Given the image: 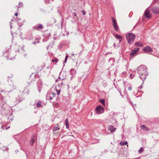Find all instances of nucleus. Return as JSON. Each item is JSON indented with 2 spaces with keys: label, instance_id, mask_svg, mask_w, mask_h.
Masks as SVG:
<instances>
[{
  "label": "nucleus",
  "instance_id": "nucleus-50",
  "mask_svg": "<svg viewBox=\"0 0 159 159\" xmlns=\"http://www.w3.org/2000/svg\"><path fill=\"white\" fill-rule=\"evenodd\" d=\"M49 66H48L47 67V68L48 69H49Z\"/></svg>",
  "mask_w": 159,
  "mask_h": 159
},
{
  "label": "nucleus",
  "instance_id": "nucleus-20",
  "mask_svg": "<svg viewBox=\"0 0 159 159\" xmlns=\"http://www.w3.org/2000/svg\"><path fill=\"white\" fill-rule=\"evenodd\" d=\"M11 51V49L9 47H7L5 48V50L3 51V54L5 53H9Z\"/></svg>",
  "mask_w": 159,
  "mask_h": 159
},
{
  "label": "nucleus",
  "instance_id": "nucleus-22",
  "mask_svg": "<svg viewBox=\"0 0 159 159\" xmlns=\"http://www.w3.org/2000/svg\"><path fill=\"white\" fill-rule=\"evenodd\" d=\"M135 45L137 47H142L143 46V44L141 42H138L135 43Z\"/></svg>",
  "mask_w": 159,
  "mask_h": 159
},
{
  "label": "nucleus",
  "instance_id": "nucleus-11",
  "mask_svg": "<svg viewBox=\"0 0 159 159\" xmlns=\"http://www.w3.org/2000/svg\"><path fill=\"white\" fill-rule=\"evenodd\" d=\"M143 50L144 52L147 53L152 52L153 51L152 48L149 46H146L143 49Z\"/></svg>",
  "mask_w": 159,
  "mask_h": 159
},
{
  "label": "nucleus",
  "instance_id": "nucleus-43",
  "mask_svg": "<svg viewBox=\"0 0 159 159\" xmlns=\"http://www.w3.org/2000/svg\"><path fill=\"white\" fill-rule=\"evenodd\" d=\"M122 74H124V75H125L127 74V72L125 71H124L122 73Z\"/></svg>",
  "mask_w": 159,
  "mask_h": 159
},
{
  "label": "nucleus",
  "instance_id": "nucleus-32",
  "mask_svg": "<svg viewBox=\"0 0 159 159\" xmlns=\"http://www.w3.org/2000/svg\"><path fill=\"white\" fill-rule=\"evenodd\" d=\"M128 99L129 102L131 105H132V107L134 106V105L133 104L132 102L131 101L130 98H128Z\"/></svg>",
  "mask_w": 159,
  "mask_h": 159
},
{
  "label": "nucleus",
  "instance_id": "nucleus-39",
  "mask_svg": "<svg viewBox=\"0 0 159 159\" xmlns=\"http://www.w3.org/2000/svg\"><path fill=\"white\" fill-rule=\"evenodd\" d=\"M132 88L131 87L129 86V87H128V90L129 91H131L132 90Z\"/></svg>",
  "mask_w": 159,
  "mask_h": 159
},
{
  "label": "nucleus",
  "instance_id": "nucleus-49",
  "mask_svg": "<svg viewBox=\"0 0 159 159\" xmlns=\"http://www.w3.org/2000/svg\"><path fill=\"white\" fill-rule=\"evenodd\" d=\"M140 159L139 157H138V158H134L133 159Z\"/></svg>",
  "mask_w": 159,
  "mask_h": 159
},
{
  "label": "nucleus",
  "instance_id": "nucleus-55",
  "mask_svg": "<svg viewBox=\"0 0 159 159\" xmlns=\"http://www.w3.org/2000/svg\"><path fill=\"white\" fill-rule=\"evenodd\" d=\"M158 3H159V2H158Z\"/></svg>",
  "mask_w": 159,
  "mask_h": 159
},
{
  "label": "nucleus",
  "instance_id": "nucleus-18",
  "mask_svg": "<svg viewBox=\"0 0 159 159\" xmlns=\"http://www.w3.org/2000/svg\"><path fill=\"white\" fill-rule=\"evenodd\" d=\"M29 91L27 89H25L22 92L23 95L26 96L29 94Z\"/></svg>",
  "mask_w": 159,
  "mask_h": 159
},
{
  "label": "nucleus",
  "instance_id": "nucleus-41",
  "mask_svg": "<svg viewBox=\"0 0 159 159\" xmlns=\"http://www.w3.org/2000/svg\"><path fill=\"white\" fill-rule=\"evenodd\" d=\"M73 15L74 16H76V13L74 12H73Z\"/></svg>",
  "mask_w": 159,
  "mask_h": 159
},
{
  "label": "nucleus",
  "instance_id": "nucleus-38",
  "mask_svg": "<svg viewBox=\"0 0 159 159\" xmlns=\"http://www.w3.org/2000/svg\"><path fill=\"white\" fill-rule=\"evenodd\" d=\"M71 55L72 56H74L75 55L76 56H77L78 57H79V54H75L74 53H72V54H71Z\"/></svg>",
  "mask_w": 159,
  "mask_h": 159
},
{
  "label": "nucleus",
  "instance_id": "nucleus-34",
  "mask_svg": "<svg viewBox=\"0 0 159 159\" xmlns=\"http://www.w3.org/2000/svg\"><path fill=\"white\" fill-rule=\"evenodd\" d=\"M4 129L3 128V126L0 125V132L2 131Z\"/></svg>",
  "mask_w": 159,
  "mask_h": 159
},
{
  "label": "nucleus",
  "instance_id": "nucleus-17",
  "mask_svg": "<svg viewBox=\"0 0 159 159\" xmlns=\"http://www.w3.org/2000/svg\"><path fill=\"white\" fill-rule=\"evenodd\" d=\"M38 76V75L37 74H36L35 73H32L31 75H30V79L31 80L33 81H34L35 80L34 78L33 79L34 77L35 78H36Z\"/></svg>",
  "mask_w": 159,
  "mask_h": 159
},
{
  "label": "nucleus",
  "instance_id": "nucleus-28",
  "mask_svg": "<svg viewBox=\"0 0 159 159\" xmlns=\"http://www.w3.org/2000/svg\"><path fill=\"white\" fill-rule=\"evenodd\" d=\"M99 102L102 104L104 106L105 105V100L104 99H102L99 100Z\"/></svg>",
  "mask_w": 159,
  "mask_h": 159
},
{
  "label": "nucleus",
  "instance_id": "nucleus-40",
  "mask_svg": "<svg viewBox=\"0 0 159 159\" xmlns=\"http://www.w3.org/2000/svg\"><path fill=\"white\" fill-rule=\"evenodd\" d=\"M82 12L83 13V14L84 15H85L86 14V12L83 10L82 11Z\"/></svg>",
  "mask_w": 159,
  "mask_h": 159
},
{
  "label": "nucleus",
  "instance_id": "nucleus-35",
  "mask_svg": "<svg viewBox=\"0 0 159 159\" xmlns=\"http://www.w3.org/2000/svg\"><path fill=\"white\" fill-rule=\"evenodd\" d=\"M63 84V83L62 82H61V83H59L58 84V86L59 87L61 86Z\"/></svg>",
  "mask_w": 159,
  "mask_h": 159
},
{
  "label": "nucleus",
  "instance_id": "nucleus-7",
  "mask_svg": "<svg viewBox=\"0 0 159 159\" xmlns=\"http://www.w3.org/2000/svg\"><path fill=\"white\" fill-rule=\"evenodd\" d=\"M139 48H135L134 50H132L131 52L130 55V57L132 58L134 56H135L137 52L139 51Z\"/></svg>",
  "mask_w": 159,
  "mask_h": 159
},
{
  "label": "nucleus",
  "instance_id": "nucleus-8",
  "mask_svg": "<svg viewBox=\"0 0 159 159\" xmlns=\"http://www.w3.org/2000/svg\"><path fill=\"white\" fill-rule=\"evenodd\" d=\"M22 93H20V91L19 94L16 97V101L17 102H21L24 99L23 96L22 95Z\"/></svg>",
  "mask_w": 159,
  "mask_h": 159
},
{
  "label": "nucleus",
  "instance_id": "nucleus-14",
  "mask_svg": "<svg viewBox=\"0 0 159 159\" xmlns=\"http://www.w3.org/2000/svg\"><path fill=\"white\" fill-rule=\"evenodd\" d=\"M70 75H71V77L70 78L71 80L72 78L74 77L75 76L76 74V71L74 69H71L70 70Z\"/></svg>",
  "mask_w": 159,
  "mask_h": 159
},
{
  "label": "nucleus",
  "instance_id": "nucleus-16",
  "mask_svg": "<svg viewBox=\"0 0 159 159\" xmlns=\"http://www.w3.org/2000/svg\"><path fill=\"white\" fill-rule=\"evenodd\" d=\"M141 129H143L144 130H146L147 131H149L150 130V129L149 128H148L145 125H141Z\"/></svg>",
  "mask_w": 159,
  "mask_h": 159
},
{
  "label": "nucleus",
  "instance_id": "nucleus-45",
  "mask_svg": "<svg viewBox=\"0 0 159 159\" xmlns=\"http://www.w3.org/2000/svg\"><path fill=\"white\" fill-rule=\"evenodd\" d=\"M12 87L13 88V89H16V86H13Z\"/></svg>",
  "mask_w": 159,
  "mask_h": 159
},
{
  "label": "nucleus",
  "instance_id": "nucleus-4",
  "mask_svg": "<svg viewBox=\"0 0 159 159\" xmlns=\"http://www.w3.org/2000/svg\"><path fill=\"white\" fill-rule=\"evenodd\" d=\"M34 30H36L38 31H42L43 29V26L41 24H37L32 27Z\"/></svg>",
  "mask_w": 159,
  "mask_h": 159
},
{
  "label": "nucleus",
  "instance_id": "nucleus-42",
  "mask_svg": "<svg viewBox=\"0 0 159 159\" xmlns=\"http://www.w3.org/2000/svg\"><path fill=\"white\" fill-rule=\"evenodd\" d=\"M143 87L142 85H141L140 86L138 87V89H141Z\"/></svg>",
  "mask_w": 159,
  "mask_h": 159
},
{
  "label": "nucleus",
  "instance_id": "nucleus-44",
  "mask_svg": "<svg viewBox=\"0 0 159 159\" xmlns=\"http://www.w3.org/2000/svg\"><path fill=\"white\" fill-rule=\"evenodd\" d=\"M50 45H49L47 47V50L49 48Z\"/></svg>",
  "mask_w": 159,
  "mask_h": 159
},
{
  "label": "nucleus",
  "instance_id": "nucleus-27",
  "mask_svg": "<svg viewBox=\"0 0 159 159\" xmlns=\"http://www.w3.org/2000/svg\"><path fill=\"white\" fill-rule=\"evenodd\" d=\"M58 59L57 58H55L54 59H52V62H55L56 63L54 64H55L57 62H58Z\"/></svg>",
  "mask_w": 159,
  "mask_h": 159
},
{
  "label": "nucleus",
  "instance_id": "nucleus-53",
  "mask_svg": "<svg viewBox=\"0 0 159 159\" xmlns=\"http://www.w3.org/2000/svg\"><path fill=\"white\" fill-rule=\"evenodd\" d=\"M12 27V26L11 25V28Z\"/></svg>",
  "mask_w": 159,
  "mask_h": 159
},
{
  "label": "nucleus",
  "instance_id": "nucleus-52",
  "mask_svg": "<svg viewBox=\"0 0 159 159\" xmlns=\"http://www.w3.org/2000/svg\"><path fill=\"white\" fill-rule=\"evenodd\" d=\"M58 81L57 80H56V82H57Z\"/></svg>",
  "mask_w": 159,
  "mask_h": 159
},
{
  "label": "nucleus",
  "instance_id": "nucleus-23",
  "mask_svg": "<svg viewBox=\"0 0 159 159\" xmlns=\"http://www.w3.org/2000/svg\"><path fill=\"white\" fill-rule=\"evenodd\" d=\"M68 120V119L67 118L66 119L65 123L66 126V128L67 129H69V125Z\"/></svg>",
  "mask_w": 159,
  "mask_h": 159
},
{
  "label": "nucleus",
  "instance_id": "nucleus-31",
  "mask_svg": "<svg viewBox=\"0 0 159 159\" xmlns=\"http://www.w3.org/2000/svg\"><path fill=\"white\" fill-rule=\"evenodd\" d=\"M39 43V40L38 39H36L35 41H34V42H32V43L35 44L36 43Z\"/></svg>",
  "mask_w": 159,
  "mask_h": 159
},
{
  "label": "nucleus",
  "instance_id": "nucleus-24",
  "mask_svg": "<svg viewBox=\"0 0 159 159\" xmlns=\"http://www.w3.org/2000/svg\"><path fill=\"white\" fill-rule=\"evenodd\" d=\"M42 102L40 101H39L36 104V106L37 107H42L41 104Z\"/></svg>",
  "mask_w": 159,
  "mask_h": 159
},
{
  "label": "nucleus",
  "instance_id": "nucleus-10",
  "mask_svg": "<svg viewBox=\"0 0 159 159\" xmlns=\"http://www.w3.org/2000/svg\"><path fill=\"white\" fill-rule=\"evenodd\" d=\"M36 139V136L35 135H32L31 139L30 142V144L31 146H33L35 140Z\"/></svg>",
  "mask_w": 159,
  "mask_h": 159
},
{
  "label": "nucleus",
  "instance_id": "nucleus-48",
  "mask_svg": "<svg viewBox=\"0 0 159 159\" xmlns=\"http://www.w3.org/2000/svg\"><path fill=\"white\" fill-rule=\"evenodd\" d=\"M120 95L122 97V98H123V95L121 93V92H120Z\"/></svg>",
  "mask_w": 159,
  "mask_h": 159
},
{
  "label": "nucleus",
  "instance_id": "nucleus-2",
  "mask_svg": "<svg viewBox=\"0 0 159 159\" xmlns=\"http://www.w3.org/2000/svg\"><path fill=\"white\" fill-rule=\"evenodd\" d=\"M56 96V94L55 93L48 92L47 94L46 98L47 100H49L50 102L54 103L56 99L55 98Z\"/></svg>",
  "mask_w": 159,
  "mask_h": 159
},
{
  "label": "nucleus",
  "instance_id": "nucleus-1",
  "mask_svg": "<svg viewBox=\"0 0 159 159\" xmlns=\"http://www.w3.org/2000/svg\"><path fill=\"white\" fill-rule=\"evenodd\" d=\"M147 69V67L143 65H141L137 68V73L139 75V77L143 81L142 83H143L148 75Z\"/></svg>",
  "mask_w": 159,
  "mask_h": 159
},
{
  "label": "nucleus",
  "instance_id": "nucleus-3",
  "mask_svg": "<svg viewBox=\"0 0 159 159\" xmlns=\"http://www.w3.org/2000/svg\"><path fill=\"white\" fill-rule=\"evenodd\" d=\"M126 37L128 43L130 44H132L134 42L135 39V35L132 33H129L126 35Z\"/></svg>",
  "mask_w": 159,
  "mask_h": 159
},
{
  "label": "nucleus",
  "instance_id": "nucleus-13",
  "mask_svg": "<svg viewBox=\"0 0 159 159\" xmlns=\"http://www.w3.org/2000/svg\"><path fill=\"white\" fill-rule=\"evenodd\" d=\"M151 11L153 13L157 14L159 13V8L157 7H154L152 8Z\"/></svg>",
  "mask_w": 159,
  "mask_h": 159
},
{
  "label": "nucleus",
  "instance_id": "nucleus-51",
  "mask_svg": "<svg viewBox=\"0 0 159 159\" xmlns=\"http://www.w3.org/2000/svg\"><path fill=\"white\" fill-rule=\"evenodd\" d=\"M113 46L115 47V43H114V45H113Z\"/></svg>",
  "mask_w": 159,
  "mask_h": 159
},
{
  "label": "nucleus",
  "instance_id": "nucleus-46",
  "mask_svg": "<svg viewBox=\"0 0 159 159\" xmlns=\"http://www.w3.org/2000/svg\"><path fill=\"white\" fill-rule=\"evenodd\" d=\"M80 46L82 47V48H84V46H83V44H81Z\"/></svg>",
  "mask_w": 159,
  "mask_h": 159
},
{
  "label": "nucleus",
  "instance_id": "nucleus-33",
  "mask_svg": "<svg viewBox=\"0 0 159 159\" xmlns=\"http://www.w3.org/2000/svg\"><path fill=\"white\" fill-rule=\"evenodd\" d=\"M68 55H67V54L66 57H65V61H64V63H66V61H67V58H68Z\"/></svg>",
  "mask_w": 159,
  "mask_h": 159
},
{
  "label": "nucleus",
  "instance_id": "nucleus-47",
  "mask_svg": "<svg viewBox=\"0 0 159 159\" xmlns=\"http://www.w3.org/2000/svg\"><path fill=\"white\" fill-rule=\"evenodd\" d=\"M17 15H18V13H16L15 14V16H17Z\"/></svg>",
  "mask_w": 159,
  "mask_h": 159
},
{
  "label": "nucleus",
  "instance_id": "nucleus-25",
  "mask_svg": "<svg viewBox=\"0 0 159 159\" xmlns=\"http://www.w3.org/2000/svg\"><path fill=\"white\" fill-rule=\"evenodd\" d=\"M128 142L127 141H121L120 142V145L122 146H123V145L127 144H128Z\"/></svg>",
  "mask_w": 159,
  "mask_h": 159
},
{
  "label": "nucleus",
  "instance_id": "nucleus-21",
  "mask_svg": "<svg viewBox=\"0 0 159 159\" xmlns=\"http://www.w3.org/2000/svg\"><path fill=\"white\" fill-rule=\"evenodd\" d=\"M59 125L58 124L57 125V126H54L52 129V131H56L57 130L60 129V128L59 127Z\"/></svg>",
  "mask_w": 159,
  "mask_h": 159
},
{
  "label": "nucleus",
  "instance_id": "nucleus-19",
  "mask_svg": "<svg viewBox=\"0 0 159 159\" xmlns=\"http://www.w3.org/2000/svg\"><path fill=\"white\" fill-rule=\"evenodd\" d=\"M115 37L116 39L119 40V41L120 43L121 42L122 38L121 36L117 34H116L115 35Z\"/></svg>",
  "mask_w": 159,
  "mask_h": 159
},
{
  "label": "nucleus",
  "instance_id": "nucleus-30",
  "mask_svg": "<svg viewBox=\"0 0 159 159\" xmlns=\"http://www.w3.org/2000/svg\"><path fill=\"white\" fill-rule=\"evenodd\" d=\"M143 150V147H141L140 148L139 150L138 151V152L139 153H141L142 152Z\"/></svg>",
  "mask_w": 159,
  "mask_h": 159
},
{
  "label": "nucleus",
  "instance_id": "nucleus-5",
  "mask_svg": "<svg viewBox=\"0 0 159 159\" xmlns=\"http://www.w3.org/2000/svg\"><path fill=\"white\" fill-rule=\"evenodd\" d=\"M95 109L96 113L97 114L102 113L104 112V108L101 105L97 106Z\"/></svg>",
  "mask_w": 159,
  "mask_h": 159
},
{
  "label": "nucleus",
  "instance_id": "nucleus-54",
  "mask_svg": "<svg viewBox=\"0 0 159 159\" xmlns=\"http://www.w3.org/2000/svg\"><path fill=\"white\" fill-rule=\"evenodd\" d=\"M12 36H13V34H12Z\"/></svg>",
  "mask_w": 159,
  "mask_h": 159
},
{
  "label": "nucleus",
  "instance_id": "nucleus-9",
  "mask_svg": "<svg viewBox=\"0 0 159 159\" xmlns=\"http://www.w3.org/2000/svg\"><path fill=\"white\" fill-rule=\"evenodd\" d=\"M150 10L148 9H146L144 12V16L148 19H149L151 18V15L149 13Z\"/></svg>",
  "mask_w": 159,
  "mask_h": 159
},
{
  "label": "nucleus",
  "instance_id": "nucleus-36",
  "mask_svg": "<svg viewBox=\"0 0 159 159\" xmlns=\"http://www.w3.org/2000/svg\"><path fill=\"white\" fill-rule=\"evenodd\" d=\"M129 76L131 79H132L134 77V75H133L132 74H131L129 75Z\"/></svg>",
  "mask_w": 159,
  "mask_h": 159
},
{
  "label": "nucleus",
  "instance_id": "nucleus-6",
  "mask_svg": "<svg viewBox=\"0 0 159 159\" xmlns=\"http://www.w3.org/2000/svg\"><path fill=\"white\" fill-rule=\"evenodd\" d=\"M112 21L113 22V26L115 30L116 31H117L119 30V28L116 21L113 17L112 18Z\"/></svg>",
  "mask_w": 159,
  "mask_h": 159
},
{
  "label": "nucleus",
  "instance_id": "nucleus-15",
  "mask_svg": "<svg viewBox=\"0 0 159 159\" xmlns=\"http://www.w3.org/2000/svg\"><path fill=\"white\" fill-rule=\"evenodd\" d=\"M116 128L114 127L112 125H109L108 127V129L110 130L111 133H113L116 130Z\"/></svg>",
  "mask_w": 159,
  "mask_h": 159
},
{
  "label": "nucleus",
  "instance_id": "nucleus-37",
  "mask_svg": "<svg viewBox=\"0 0 159 159\" xmlns=\"http://www.w3.org/2000/svg\"><path fill=\"white\" fill-rule=\"evenodd\" d=\"M56 91L57 92V95H58L60 93V90H56Z\"/></svg>",
  "mask_w": 159,
  "mask_h": 159
},
{
  "label": "nucleus",
  "instance_id": "nucleus-26",
  "mask_svg": "<svg viewBox=\"0 0 159 159\" xmlns=\"http://www.w3.org/2000/svg\"><path fill=\"white\" fill-rule=\"evenodd\" d=\"M13 75L12 73L10 74L9 75H8L7 76V78H8V80H9V79H11L13 77Z\"/></svg>",
  "mask_w": 159,
  "mask_h": 159
},
{
  "label": "nucleus",
  "instance_id": "nucleus-29",
  "mask_svg": "<svg viewBox=\"0 0 159 159\" xmlns=\"http://www.w3.org/2000/svg\"><path fill=\"white\" fill-rule=\"evenodd\" d=\"M23 4L22 2H19L18 4V8L23 7Z\"/></svg>",
  "mask_w": 159,
  "mask_h": 159
},
{
  "label": "nucleus",
  "instance_id": "nucleus-12",
  "mask_svg": "<svg viewBox=\"0 0 159 159\" xmlns=\"http://www.w3.org/2000/svg\"><path fill=\"white\" fill-rule=\"evenodd\" d=\"M66 79V74L64 73H60L59 76L58 77V79L61 80H63Z\"/></svg>",
  "mask_w": 159,
  "mask_h": 159
}]
</instances>
